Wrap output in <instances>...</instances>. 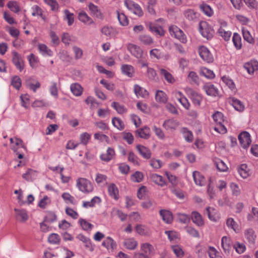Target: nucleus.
Masks as SVG:
<instances>
[{
  "label": "nucleus",
  "mask_w": 258,
  "mask_h": 258,
  "mask_svg": "<svg viewBox=\"0 0 258 258\" xmlns=\"http://www.w3.org/2000/svg\"><path fill=\"white\" fill-rule=\"evenodd\" d=\"M212 117L216 123V125L214 127V131L221 134L226 133L227 128L225 126V120L222 113L216 111L213 114Z\"/></svg>",
  "instance_id": "obj_1"
},
{
  "label": "nucleus",
  "mask_w": 258,
  "mask_h": 258,
  "mask_svg": "<svg viewBox=\"0 0 258 258\" xmlns=\"http://www.w3.org/2000/svg\"><path fill=\"white\" fill-rule=\"evenodd\" d=\"M141 252H135L134 256L136 258H149V255L155 253L154 246L148 242L142 243L140 245Z\"/></svg>",
  "instance_id": "obj_2"
},
{
  "label": "nucleus",
  "mask_w": 258,
  "mask_h": 258,
  "mask_svg": "<svg viewBox=\"0 0 258 258\" xmlns=\"http://www.w3.org/2000/svg\"><path fill=\"white\" fill-rule=\"evenodd\" d=\"M77 186L80 191L85 194L91 192L93 190V185L90 181L85 178H79L77 180Z\"/></svg>",
  "instance_id": "obj_3"
},
{
  "label": "nucleus",
  "mask_w": 258,
  "mask_h": 258,
  "mask_svg": "<svg viewBox=\"0 0 258 258\" xmlns=\"http://www.w3.org/2000/svg\"><path fill=\"white\" fill-rule=\"evenodd\" d=\"M184 90L186 95L191 100L194 104L195 106H200L202 101V97L201 95L189 87L185 88Z\"/></svg>",
  "instance_id": "obj_4"
},
{
  "label": "nucleus",
  "mask_w": 258,
  "mask_h": 258,
  "mask_svg": "<svg viewBox=\"0 0 258 258\" xmlns=\"http://www.w3.org/2000/svg\"><path fill=\"white\" fill-rule=\"evenodd\" d=\"M169 31L170 35L179 40L182 43L187 42L186 36L183 32L176 26H171L169 27Z\"/></svg>",
  "instance_id": "obj_5"
},
{
  "label": "nucleus",
  "mask_w": 258,
  "mask_h": 258,
  "mask_svg": "<svg viewBox=\"0 0 258 258\" xmlns=\"http://www.w3.org/2000/svg\"><path fill=\"white\" fill-rule=\"evenodd\" d=\"M200 32L201 35L208 40L211 39L214 33L213 28L206 22L200 23Z\"/></svg>",
  "instance_id": "obj_6"
},
{
  "label": "nucleus",
  "mask_w": 258,
  "mask_h": 258,
  "mask_svg": "<svg viewBox=\"0 0 258 258\" xmlns=\"http://www.w3.org/2000/svg\"><path fill=\"white\" fill-rule=\"evenodd\" d=\"M124 5L127 9L134 14L141 17L143 15V12L141 7L132 0H125Z\"/></svg>",
  "instance_id": "obj_7"
},
{
  "label": "nucleus",
  "mask_w": 258,
  "mask_h": 258,
  "mask_svg": "<svg viewBox=\"0 0 258 258\" xmlns=\"http://www.w3.org/2000/svg\"><path fill=\"white\" fill-rule=\"evenodd\" d=\"M199 53L202 59L207 62H211L214 60L213 55L210 50L204 46H201L199 48Z\"/></svg>",
  "instance_id": "obj_8"
},
{
  "label": "nucleus",
  "mask_w": 258,
  "mask_h": 258,
  "mask_svg": "<svg viewBox=\"0 0 258 258\" xmlns=\"http://www.w3.org/2000/svg\"><path fill=\"white\" fill-rule=\"evenodd\" d=\"M238 140L241 146L246 149L249 147L251 143L250 135L247 132H243L238 136Z\"/></svg>",
  "instance_id": "obj_9"
},
{
  "label": "nucleus",
  "mask_w": 258,
  "mask_h": 258,
  "mask_svg": "<svg viewBox=\"0 0 258 258\" xmlns=\"http://www.w3.org/2000/svg\"><path fill=\"white\" fill-rule=\"evenodd\" d=\"M12 61L16 68L21 72L24 67V61L21 55L16 51L12 52Z\"/></svg>",
  "instance_id": "obj_10"
},
{
  "label": "nucleus",
  "mask_w": 258,
  "mask_h": 258,
  "mask_svg": "<svg viewBox=\"0 0 258 258\" xmlns=\"http://www.w3.org/2000/svg\"><path fill=\"white\" fill-rule=\"evenodd\" d=\"M127 49L136 58L140 59L142 57L143 51L140 46L131 43L127 45Z\"/></svg>",
  "instance_id": "obj_11"
},
{
  "label": "nucleus",
  "mask_w": 258,
  "mask_h": 258,
  "mask_svg": "<svg viewBox=\"0 0 258 258\" xmlns=\"http://www.w3.org/2000/svg\"><path fill=\"white\" fill-rule=\"evenodd\" d=\"M243 68L248 74L250 75H253L254 72L258 70V61L255 60H251L245 63Z\"/></svg>",
  "instance_id": "obj_12"
},
{
  "label": "nucleus",
  "mask_w": 258,
  "mask_h": 258,
  "mask_svg": "<svg viewBox=\"0 0 258 258\" xmlns=\"http://www.w3.org/2000/svg\"><path fill=\"white\" fill-rule=\"evenodd\" d=\"M245 239L250 244H254L256 238V234L254 230L251 228L246 229L244 232Z\"/></svg>",
  "instance_id": "obj_13"
},
{
  "label": "nucleus",
  "mask_w": 258,
  "mask_h": 258,
  "mask_svg": "<svg viewBox=\"0 0 258 258\" xmlns=\"http://www.w3.org/2000/svg\"><path fill=\"white\" fill-rule=\"evenodd\" d=\"M123 245L127 249L133 250L137 247L138 242L134 237L126 238L123 242Z\"/></svg>",
  "instance_id": "obj_14"
},
{
  "label": "nucleus",
  "mask_w": 258,
  "mask_h": 258,
  "mask_svg": "<svg viewBox=\"0 0 258 258\" xmlns=\"http://www.w3.org/2000/svg\"><path fill=\"white\" fill-rule=\"evenodd\" d=\"M203 89L207 94L212 96H217L219 94V90L214 85L211 83L205 84L203 86Z\"/></svg>",
  "instance_id": "obj_15"
},
{
  "label": "nucleus",
  "mask_w": 258,
  "mask_h": 258,
  "mask_svg": "<svg viewBox=\"0 0 258 258\" xmlns=\"http://www.w3.org/2000/svg\"><path fill=\"white\" fill-rule=\"evenodd\" d=\"M150 128L145 126L136 131V135L138 137L144 139H148L150 137Z\"/></svg>",
  "instance_id": "obj_16"
},
{
  "label": "nucleus",
  "mask_w": 258,
  "mask_h": 258,
  "mask_svg": "<svg viewBox=\"0 0 258 258\" xmlns=\"http://www.w3.org/2000/svg\"><path fill=\"white\" fill-rule=\"evenodd\" d=\"M136 148L139 153L143 158L146 159H149L151 157V152L148 148L141 145H138Z\"/></svg>",
  "instance_id": "obj_17"
},
{
  "label": "nucleus",
  "mask_w": 258,
  "mask_h": 258,
  "mask_svg": "<svg viewBox=\"0 0 258 258\" xmlns=\"http://www.w3.org/2000/svg\"><path fill=\"white\" fill-rule=\"evenodd\" d=\"M191 219L197 226L202 227L204 225V221L202 215L196 211H194L191 214Z\"/></svg>",
  "instance_id": "obj_18"
},
{
  "label": "nucleus",
  "mask_w": 258,
  "mask_h": 258,
  "mask_svg": "<svg viewBox=\"0 0 258 258\" xmlns=\"http://www.w3.org/2000/svg\"><path fill=\"white\" fill-rule=\"evenodd\" d=\"M16 218L21 222H25L28 219V215L27 211L24 209H15Z\"/></svg>",
  "instance_id": "obj_19"
},
{
  "label": "nucleus",
  "mask_w": 258,
  "mask_h": 258,
  "mask_svg": "<svg viewBox=\"0 0 258 258\" xmlns=\"http://www.w3.org/2000/svg\"><path fill=\"white\" fill-rule=\"evenodd\" d=\"M178 125V122L173 119H167L163 124V126L166 130L171 131L175 130Z\"/></svg>",
  "instance_id": "obj_20"
},
{
  "label": "nucleus",
  "mask_w": 258,
  "mask_h": 258,
  "mask_svg": "<svg viewBox=\"0 0 258 258\" xmlns=\"http://www.w3.org/2000/svg\"><path fill=\"white\" fill-rule=\"evenodd\" d=\"M184 17L188 21H196L198 17L199 14L193 9H187L183 12Z\"/></svg>",
  "instance_id": "obj_21"
},
{
  "label": "nucleus",
  "mask_w": 258,
  "mask_h": 258,
  "mask_svg": "<svg viewBox=\"0 0 258 258\" xmlns=\"http://www.w3.org/2000/svg\"><path fill=\"white\" fill-rule=\"evenodd\" d=\"M192 176L195 183L200 186L206 184V179L201 173L195 171L192 173Z\"/></svg>",
  "instance_id": "obj_22"
},
{
  "label": "nucleus",
  "mask_w": 258,
  "mask_h": 258,
  "mask_svg": "<svg viewBox=\"0 0 258 258\" xmlns=\"http://www.w3.org/2000/svg\"><path fill=\"white\" fill-rule=\"evenodd\" d=\"M115 155V151L112 148L109 147L106 150V153L100 155V159L105 162H108L111 160Z\"/></svg>",
  "instance_id": "obj_23"
},
{
  "label": "nucleus",
  "mask_w": 258,
  "mask_h": 258,
  "mask_svg": "<svg viewBox=\"0 0 258 258\" xmlns=\"http://www.w3.org/2000/svg\"><path fill=\"white\" fill-rule=\"evenodd\" d=\"M102 245L107 250H113L116 247L115 241L110 237H107L102 243Z\"/></svg>",
  "instance_id": "obj_24"
},
{
  "label": "nucleus",
  "mask_w": 258,
  "mask_h": 258,
  "mask_svg": "<svg viewBox=\"0 0 258 258\" xmlns=\"http://www.w3.org/2000/svg\"><path fill=\"white\" fill-rule=\"evenodd\" d=\"M101 32L109 38L115 37L118 33L116 29L108 26L103 27L101 29Z\"/></svg>",
  "instance_id": "obj_25"
},
{
  "label": "nucleus",
  "mask_w": 258,
  "mask_h": 258,
  "mask_svg": "<svg viewBox=\"0 0 258 258\" xmlns=\"http://www.w3.org/2000/svg\"><path fill=\"white\" fill-rule=\"evenodd\" d=\"M78 18L80 21L87 25H90L94 23V21L84 11L79 13Z\"/></svg>",
  "instance_id": "obj_26"
},
{
  "label": "nucleus",
  "mask_w": 258,
  "mask_h": 258,
  "mask_svg": "<svg viewBox=\"0 0 258 258\" xmlns=\"http://www.w3.org/2000/svg\"><path fill=\"white\" fill-rule=\"evenodd\" d=\"M134 92L138 97H141L146 98L149 95L148 92L144 88L138 85L134 86Z\"/></svg>",
  "instance_id": "obj_27"
},
{
  "label": "nucleus",
  "mask_w": 258,
  "mask_h": 258,
  "mask_svg": "<svg viewBox=\"0 0 258 258\" xmlns=\"http://www.w3.org/2000/svg\"><path fill=\"white\" fill-rule=\"evenodd\" d=\"M122 74L128 77H133L135 73L134 67L130 64H122L121 68Z\"/></svg>",
  "instance_id": "obj_28"
},
{
  "label": "nucleus",
  "mask_w": 258,
  "mask_h": 258,
  "mask_svg": "<svg viewBox=\"0 0 258 258\" xmlns=\"http://www.w3.org/2000/svg\"><path fill=\"white\" fill-rule=\"evenodd\" d=\"M206 213L209 219L211 221H216L219 219L217 211L213 207H207L206 208Z\"/></svg>",
  "instance_id": "obj_29"
},
{
  "label": "nucleus",
  "mask_w": 258,
  "mask_h": 258,
  "mask_svg": "<svg viewBox=\"0 0 258 258\" xmlns=\"http://www.w3.org/2000/svg\"><path fill=\"white\" fill-rule=\"evenodd\" d=\"M88 8L91 14L98 19H102L103 16L98 7L93 3H90L88 5Z\"/></svg>",
  "instance_id": "obj_30"
},
{
  "label": "nucleus",
  "mask_w": 258,
  "mask_h": 258,
  "mask_svg": "<svg viewBox=\"0 0 258 258\" xmlns=\"http://www.w3.org/2000/svg\"><path fill=\"white\" fill-rule=\"evenodd\" d=\"M160 215L162 220L166 223L170 224L172 222V215L170 211L166 210H161L160 211Z\"/></svg>",
  "instance_id": "obj_31"
},
{
  "label": "nucleus",
  "mask_w": 258,
  "mask_h": 258,
  "mask_svg": "<svg viewBox=\"0 0 258 258\" xmlns=\"http://www.w3.org/2000/svg\"><path fill=\"white\" fill-rule=\"evenodd\" d=\"M38 48L40 53L44 56H51L53 52L45 44H39Z\"/></svg>",
  "instance_id": "obj_32"
},
{
  "label": "nucleus",
  "mask_w": 258,
  "mask_h": 258,
  "mask_svg": "<svg viewBox=\"0 0 258 258\" xmlns=\"http://www.w3.org/2000/svg\"><path fill=\"white\" fill-rule=\"evenodd\" d=\"M70 89L72 93L76 96H80L83 92V88L78 83H73L70 86Z\"/></svg>",
  "instance_id": "obj_33"
},
{
  "label": "nucleus",
  "mask_w": 258,
  "mask_h": 258,
  "mask_svg": "<svg viewBox=\"0 0 258 258\" xmlns=\"http://www.w3.org/2000/svg\"><path fill=\"white\" fill-rule=\"evenodd\" d=\"M230 103L235 110L239 112H242L244 109L245 107L243 103L236 98H231L230 100Z\"/></svg>",
  "instance_id": "obj_34"
},
{
  "label": "nucleus",
  "mask_w": 258,
  "mask_h": 258,
  "mask_svg": "<svg viewBox=\"0 0 258 258\" xmlns=\"http://www.w3.org/2000/svg\"><path fill=\"white\" fill-rule=\"evenodd\" d=\"M37 175V173L35 170L28 169L25 173L23 174L22 177L27 181H32L36 178Z\"/></svg>",
  "instance_id": "obj_35"
},
{
  "label": "nucleus",
  "mask_w": 258,
  "mask_h": 258,
  "mask_svg": "<svg viewBox=\"0 0 258 258\" xmlns=\"http://www.w3.org/2000/svg\"><path fill=\"white\" fill-rule=\"evenodd\" d=\"M151 179L153 182L161 186H163L166 184V182L163 177L157 174H152L151 175Z\"/></svg>",
  "instance_id": "obj_36"
},
{
  "label": "nucleus",
  "mask_w": 258,
  "mask_h": 258,
  "mask_svg": "<svg viewBox=\"0 0 258 258\" xmlns=\"http://www.w3.org/2000/svg\"><path fill=\"white\" fill-rule=\"evenodd\" d=\"M138 39L141 44L145 45H150L154 42L152 37L147 34L140 35Z\"/></svg>",
  "instance_id": "obj_37"
},
{
  "label": "nucleus",
  "mask_w": 258,
  "mask_h": 258,
  "mask_svg": "<svg viewBox=\"0 0 258 258\" xmlns=\"http://www.w3.org/2000/svg\"><path fill=\"white\" fill-rule=\"evenodd\" d=\"M101 199L99 197H94L90 201H84L83 207L85 208L93 207L101 202Z\"/></svg>",
  "instance_id": "obj_38"
},
{
  "label": "nucleus",
  "mask_w": 258,
  "mask_h": 258,
  "mask_svg": "<svg viewBox=\"0 0 258 258\" xmlns=\"http://www.w3.org/2000/svg\"><path fill=\"white\" fill-rule=\"evenodd\" d=\"M156 101L160 103H166L167 101V97L165 92L161 90H157L155 94Z\"/></svg>",
  "instance_id": "obj_39"
},
{
  "label": "nucleus",
  "mask_w": 258,
  "mask_h": 258,
  "mask_svg": "<svg viewBox=\"0 0 258 258\" xmlns=\"http://www.w3.org/2000/svg\"><path fill=\"white\" fill-rule=\"evenodd\" d=\"M76 38L69 33H63L61 36V41L66 46H69L71 42H75Z\"/></svg>",
  "instance_id": "obj_40"
},
{
  "label": "nucleus",
  "mask_w": 258,
  "mask_h": 258,
  "mask_svg": "<svg viewBox=\"0 0 258 258\" xmlns=\"http://www.w3.org/2000/svg\"><path fill=\"white\" fill-rule=\"evenodd\" d=\"M231 240L229 237L223 236L221 239V246L225 253H229L231 247Z\"/></svg>",
  "instance_id": "obj_41"
},
{
  "label": "nucleus",
  "mask_w": 258,
  "mask_h": 258,
  "mask_svg": "<svg viewBox=\"0 0 258 258\" xmlns=\"http://www.w3.org/2000/svg\"><path fill=\"white\" fill-rule=\"evenodd\" d=\"M20 147L25 150H26V148L23 141L17 137H15V142L13 145H11V148L14 152H17Z\"/></svg>",
  "instance_id": "obj_42"
},
{
  "label": "nucleus",
  "mask_w": 258,
  "mask_h": 258,
  "mask_svg": "<svg viewBox=\"0 0 258 258\" xmlns=\"http://www.w3.org/2000/svg\"><path fill=\"white\" fill-rule=\"evenodd\" d=\"M135 230L137 233L141 236H146L149 232V229L145 225L138 224L135 227Z\"/></svg>",
  "instance_id": "obj_43"
},
{
  "label": "nucleus",
  "mask_w": 258,
  "mask_h": 258,
  "mask_svg": "<svg viewBox=\"0 0 258 258\" xmlns=\"http://www.w3.org/2000/svg\"><path fill=\"white\" fill-rule=\"evenodd\" d=\"M160 74L164 78L167 82L169 83H173L175 82V79L172 75L164 69H160Z\"/></svg>",
  "instance_id": "obj_44"
},
{
  "label": "nucleus",
  "mask_w": 258,
  "mask_h": 258,
  "mask_svg": "<svg viewBox=\"0 0 258 258\" xmlns=\"http://www.w3.org/2000/svg\"><path fill=\"white\" fill-rule=\"evenodd\" d=\"M108 191L109 195L115 200L118 198V190L116 186L112 183L108 187Z\"/></svg>",
  "instance_id": "obj_45"
},
{
  "label": "nucleus",
  "mask_w": 258,
  "mask_h": 258,
  "mask_svg": "<svg viewBox=\"0 0 258 258\" xmlns=\"http://www.w3.org/2000/svg\"><path fill=\"white\" fill-rule=\"evenodd\" d=\"M200 75L208 79H213L215 77L214 72L205 67H202L200 71Z\"/></svg>",
  "instance_id": "obj_46"
},
{
  "label": "nucleus",
  "mask_w": 258,
  "mask_h": 258,
  "mask_svg": "<svg viewBox=\"0 0 258 258\" xmlns=\"http://www.w3.org/2000/svg\"><path fill=\"white\" fill-rule=\"evenodd\" d=\"M222 82L228 87V88L232 91L236 90L235 85L232 79L229 77L224 76L221 78Z\"/></svg>",
  "instance_id": "obj_47"
},
{
  "label": "nucleus",
  "mask_w": 258,
  "mask_h": 258,
  "mask_svg": "<svg viewBox=\"0 0 258 258\" xmlns=\"http://www.w3.org/2000/svg\"><path fill=\"white\" fill-rule=\"evenodd\" d=\"M218 33L225 41H228L232 34L230 31L226 30V29H222V28H219Z\"/></svg>",
  "instance_id": "obj_48"
},
{
  "label": "nucleus",
  "mask_w": 258,
  "mask_h": 258,
  "mask_svg": "<svg viewBox=\"0 0 258 258\" xmlns=\"http://www.w3.org/2000/svg\"><path fill=\"white\" fill-rule=\"evenodd\" d=\"M64 14V20L68 22L69 26H71L74 22V15L71 13L68 10H64L63 11Z\"/></svg>",
  "instance_id": "obj_49"
},
{
  "label": "nucleus",
  "mask_w": 258,
  "mask_h": 258,
  "mask_svg": "<svg viewBox=\"0 0 258 258\" xmlns=\"http://www.w3.org/2000/svg\"><path fill=\"white\" fill-rule=\"evenodd\" d=\"M178 221L183 224H188L190 220L188 215L184 213H178L176 214Z\"/></svg>",
  "instance_id": "obj_50"
},
{
  "label": "nucleus",
  "mask_w": 258,
  "mask_h": 258,
  "mask_svg": "<svg viewBox=\"0 0 258 258\" xmlns=\"http://www.w3.org/2000/svg\"><path fill=\"white\" fill-rule=\"evenodd\" d=\"M232 41L235 47L237 49H240L241 48V38L240 36L238 33H234L232 37Z\"/></svg>",
  "instance_id": "obj_51"
},
{
  "label": "nucleus",
  "mask_w": 258,
  "mask_h": 258,
  "mask_svg": "<svg viewBox=\"0 0 258 258\" xmlns=\"http://www.w3.org/2000/svg\"><path fill=\"white\" fill-rule=\"evenodd\" d=\"M61 197L67 204H71L75 205L76 204L74 197L71 196L69 192H63L61 195Z\"/></svg>",
  "instance_id": "obj_52"
},
{
  "label": "nucleus",
  "mask_w": 258,
  "mask_h": 258,
  "mask_svg": "<svg viewBox=\"0 0 258 258\" xmlns=\"http://www.w3.org/2000/svg\"><path fill=\"white\" fill-rule=\"evenodd\" d=\"M112 123L113 126L119 131H122L124 128V123L119 118L113 117L112 119Z\"/></svg>",
  "instance_id": "obj_53"
},
{
  "label": "nucleus",
  "mask_w": 258,
  "mask_h": 258,
  "mask_svg": "<svg viewBox=\"0 0 258 258\" xmlns=\"http://www.w3.org/2000/svg\"><path fill=\"white\" fill-rule=\"evenodd\" d=\"M215 164L217 169L221 172H225L228 169L226 164L221 159H217L215 161Z\"/></svg>",
  "instance_id": "obj_54"
},
{
  "label": "nucleus",
  "mask_w": 258,
  "mask_h": 258,
  "mask_svg": "<svg viewBox=\"0 0 258 258\" xmlns=\"http://www.w3.org/2000/svg\"><path fill=\"white\" fill-rule=\"evenodd\" d=\"M181 132L186 142L190 143L193 141V135L191 131H189L186 128H182Z\"/></svg>",
  "instance_id": "obj_55"
},
{
  "label": "nucleus",
  "mask_w": 258,
  "mask_h": 258,
  "mask_svg": "<svg viewBox=\"0 0 258 258\" xmlns=\"http://www.w3.org/2000/svg\"><path fill=\"white\" fill-rule=\"evenodd\" d=\"M107 177L105 174L98 173L96 174L95 181L100 185H105L107 183Z\"/></svg>",
  "instance_id": "obj_56"
},
{
  "label": "nucleus",
  "mask_w": 258,
  "mask_h": 258,
  "mask_svg": "<svg viewBox=\"0 0 258 258\" xmlns=\"http://www.w3.org/2000/svg\"><path fill=\"white\" fill-rule=\"evenodd\" d=\"M26 85L30 89L32 90L34 92H35L41 86L40 83L37 81L32 82L30 80H27Z\"/></svg>",
  "instance_id": "obj_57"
},
{
  "label": "nucleus",
  "mask_w": 258,
  "mask_h": 258,
  "mask_svg": "<svg viewBox=\"0 0 258 258\" xmlns=\"http://www.w3.org/2000/svg\"><path fill=\"white\" fill-rule=\"evenodd\" d=\"M31 10L33 16H40L42 19H44L43 15V11L38 6L34 5L32 7Z\"/></svg>",
  "instance_id": "obj_58"
},
{
  "label": "nucleus",
  "mask_w": 258,
  "mask_h": 258,
  "mask_svg": "<svg viewBox=\"0 0 258 258\" xmlns=\"http://www.w3.org/2000/svg\"><path fill=\"white\" fill-rule=\"evenodd\" d=\"M226 225L228 228H231L235 232H238V225L232 218H229L227 219Z\"/></svg>",
  "instance_id": "obj_59"
},
{
  "label": "nucleus",
  "mask_w": 258,
  "mask_h": 258,
  "mask_svg": "<svg viewBox=\"0 0 258 258\" xmlns=\"http://www.w3.org/2000/svg\"><path fill=\"white\" fill-rule=\"evenodd\" d=\"M238 173L243 178H246L249 175L248 170L246 164H242L238 168Z\"/></svg>",
  "instance_id": "obj_60"
},
{
  "label": "nucleus",
  "mask_w": 258,
  "mask_h": 258,
  "mask_svg": "<svg viewBox=\"0 0 258 258\" xmlns=\"http://www.w3.org/2000/svg\"><path fill=\"white\" fill-rule=\"evenodd\" d=\"M150 31L157 35L162 36L164 35V31L161 27L157 26L154 24H150L149 25Z\"/></svg>",
  "instance_id": "obj_61"
},
{
  "label": "nucleus",
  "mask_w": 258,
  "mask_h": 258,
  "mask_svg": "<svg viewBox=\"0 0 258 258\" xmlns=\"http://www.w3.org/2000/svg\"><path fill=\"white\" fill-rule=\"evenodd\" d=\"M200 9L201 11L207 16L210 17L213 14V12L211 8L208 5L205 4H201L200 6Z\"/></svg>",
  "instance_id": "obj_62"
},
{
  "label": "nucleus",
  "mask_w": 258,
  "mask_h": 258,
  "mask_svg": "<svg viewBox=\"0 0 258 258\" xmlns=\"http://www.w3.org/2000/svg\"><path fill=\"white\" fill-rule=\"evenodd\" d=\"M21 106L25 108H28L30 104V96L26 94L20 96Z\"/></svg>",
  "instance_id": "obj_63"
},
{
  "label": "nucleus",
  "mask_w": 258,
  "mask_h": 258,
  "mask_svg": "<svg viewBox=\"0 0 258 258\" xmlns=\"http://www.w3.org/2000/svg\"><path fill=\"white\" fill-rule=\"evenodd\" d=\"M247 220L252 221L254 220L258 222V208H252L251 214L247 215Z\"/></svg>",
  "instance_id": "obj_64"
}]
</instances>
